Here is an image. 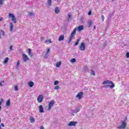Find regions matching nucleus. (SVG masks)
<instances>
[{"label":"nucleus","mask_w":129,"mask_h":129,"mask_svg":"<svg viewBox=\"0 0 129 129\" xmlns=\"http://www.w3.org/2000/svg\"><path fill=\"white\" fill-rule=\"evenodd\" d=\"M101 18H102V22H104V16L102 15L101 16Z\"/></svg>","instance_id":"e433bc0d"},{"label":"nucleus","mask_w":129,"mask_h":129,"mask_svg":"<svg viewBox=\"0 0 129 129\" xmlns=\"http://www.w3.org/2000/svg\"><path fill=\"white\" fill-rule=\"evenodd\" d=\"M28 16L30 17V18H33V17H35L36 16V14L33 13V12H30L28 14Z\"/></svg>","instance_id":"f8f14e48"},{"label":"nucleus","mask_w":129,"mask_h":129,"mask_svg":"<svg viewBox=\"0 0 129 129\" xmlns=\"http://www.w3.org/2000/svg\"><path fill=\"white\" fill-rule=\"evenodd\" d=\"M76 124H77V121H70L69 122L68 125V126H76Z\"/></svg>","instance_id":"39448f33"},{"label":"nucleus","mask_w":129,"mask_h":129,"mask_svg":"<svg viewBox=\"0 0 129 129\" xmlns=\"http://www.w3.org/2000/svg\"><path fill=\"white\" fill-rule=\"evenodd\" d=\"M59 88H60V87H59V86L57 85L54 88V90H58V89H59Z\"/></svg>","instance_id":"7c9ffc66"},{"label":"nucleus","mask_w":129,"mask_h":129,"mask_svg":"<svg viewBox=\"0 0 129 129\" xmlns=\"http://www.w3.org/2000/svg\"><path fill=\"white\" fill-rule=\"evenodd\" d=\"M83 28H84L83 25L79 26L78 28V30L79 31V32H81V31L83 30Z\"/></svg>","instance_id":"f3484780"},{"label":"nucleus","mask_w":129,"mask_h":129,"mask_svg":"<svg viewBox=\"0 0 129 129\" xmlns=\"http://www.w3.org/2000/svg\"><path fill=\"white\" fill-rule=\"evenodd\" d=\"M3 1L4 0H0V5H1V6L3 5Z\"/></svg>","instance_id":"a19ab883"},{"label":"nucleus","mask_w":129,"mask_h":129,"mask_svg":"<svg viewBox=\"0 0 129 129\" xmlns=\"http://www.w3.org/2000/svg\"><path fill=\"white\" fill-rule=\"evenodd\" d=\"M9 17L12 18V21L14 24L17 23V18H16V16L14 14L9 13Z\"/></svg>","instance_id":"f257e3e1"},{"label":"nucleus","mask_w":129,"mask_h":129,"mask_svg":"<svg viewBox=\"0 0 129 129\" xmlns=\"http://www.w3.org/2000/svg\"><path fill=\"white\" fill-rule=\"evenodd\" d=\"M45 42L46 43H48V44H51V43H52V41H51V40L50 39H47L45 40Z\"/></svg>","instance_id":"c756f323"},{"label":"nucleus","mask_w":129,"mask_h":129,"mask_svg":"<svg viewBox=\"0 0 129 129\" xmlns=\"http://www.w3.org/2000/svg\"><path fill=\"white\" fill-rule=\"evenodd\" d=\"M113 1H114V0H112V2H113Z\"/></svg>","instance_id":"6e6d98bb"},{"label":"nucleus","mask_w":129,"mask_h":129,"mask_svg":"<svg viewBox=\"0 0 129 129\" xmlns=\"http://www.w3.org/2000/svg\"><path fill=\"white\" fill-rule=\"evenodd\" d=\"M28 54L30 57H33V54H32V49L31 48H28Z\"/></svg>","instance_id":"6ab92c4d"},{"label":"nucleus","mask_w":129,"mask_h":129,"mask_svg":"<svg viewBox=\"0 0 129 129\" xmlns=\"http://www.w3.org/2000/svg\"><path fill=\"white\" fill-rule=\"evenodd\" d=\"M71 19V15H68V21H69V20Z\"/></svg>","instance_id":"58836bf2"},{"label":"nucleus","mask_w":129,"mask_h":129,"mask_svg":"<svg viewBox=\"0 0 129 129\" xmlns=\"http://www.w3.org/2000/svg\"><path fill=\"white\" fill-rule=\"evenodd\" d=\"M43 98H44V96H43V95H39L37 98V101L39 103L42 102V101H43Z\"/></svg>","instance_id":"423d86ee"},{"label":"nucleus","mask_w":129,"mask_h":129,"mask_svg":"<svg viewBox=\"0 0 129 129\" xmlns=\"http://www.w3.org/2000/svg\"><path fill=\"white\" fill-rule=\"evenodd\" d=\"M54 12H55V14H59V13H60V10H59V8L56 7L55 8Z\"/></svg>","instance_id":"412c9836"},{"label":"nucleus","mask_w":129,"mask_h":129,"mask_svg":"<svg viewBox=\"0 0 129 129\" xmlns=\"http://www.w3.org/2000/svg\"><path fill=\"white\" fill-rule=\"evenodd\" d=\"M111 85V84H109V85Z\"/></svg>","instance_id":"4d7b16f0"},{"label":"nucleus","mask_w":129,"mask_h":129,"mask_svg":"<svg viewBox=\"0 0 129 129\" xmlns=\"http://www.w3.org/2000/svg\"><path fill=\"white\" fill-rule=\"evenodd\" d=\"M2 21H3V18H0V22H2Z\"/></svg>","instance_id":"09e8293b"},{"label":"nucleus","mask_w":129,"mask_h":129,"mask_svg":"<svg viewBox=\"0 0 129 129\" xmlns=\"http://www.w3.org/2000/svg\"><path fill=\"white\" fill-rule=\"evenodd\" d=\"M10 31L13 32V30L14 29V24H13V23L11 22L10 23Z\"/></svg>","instance_id":"dca6fc26"},{"label":"nucleus","mask_w":129,"mask_h":129,"mask_svg":"<svg viewBox=\"0 0 129 129\" xmlns=\"http://www.w3.org/2000/svg\"><path fill=\"white\" fill-rule=\"evenodd\" d=\"M114 84H112L111 85H106L104 86L105 88H107V87H109L110 88H111V89H112V88H114Z\"/></svg>","instance_id":"2eb2a0df"},{"label":"nucleus","mask_w":129,"mask_h":129,"mask_svg":"<svg viewBox=\"0 0 129 129\" xmlns=\"http://www.w3.org/2000/svg\"><path fill=\"white\" fill-rule=\"evenodd\" d=\"M30 122H35V118H34V117H31L30 119Z\"/></svg>","instance_id":"cd10ccee"},{"label":"nucleus","mask_w":129,"mask_h":129,"mask_svg":"<svg viewBox=\"0 0 129 129\" xmlns=\"http://www.w3.org/2000/svg\"><path fill=\"white\" fill-rule=\"evenodd\" d=\"M111 84V85H112V84H113V83L112 82V81H109V80H107L106 81H104L103 82V84Z\"/></svg>","instance_id":"9d476101"},{"label":"nucleus","mask_w":129,"mask_h":129,"mask_svg":"<svg viewBox=\"0 0 129 129\" xmlns=\"http://www.w3.org/2000/svg\"><path fill=\"white\" fill-rule=\"evenodd\" d=\"M82 96H83V92H80L76 96V97L77 98H78V99H81Z\"/></svg>","instance_id":"1a4fd4ad"},{"label":"nucleus","mask_w":129,"mask_h":129,"mask_svg":"<svg viewBox=\"0 0 129 129\" xmlns=\"http://www.w3.org/2000/svg\"><path fill=\"white\" fill-rule=\"evenodd\" d=\"M83 20V19H82V18L81 19V21L82 22H83V21H82Z\"/></svg>","instance_id":"8fccbe9b"},{"label":"nucleus","mask_w":129,"mask_h":129,"mask_svg":"<svg viewBox=\"0 0 129 129\" xmlns=\"http://www.w3.org/2000/svg\"><path fill=\"white\" fill-rule=\"evenodd\" d=\"M22 56L24 62H27L28 60H29V57H28V56H27V55H26L25 53H23Z\"/></svg>","instance_id":"0eeeda50"},{"label":"nucleus","mask_w":129,"mask_h":129,"mask_svg":"<svg viewBox=\"0 0 129 129\" xmlns=\"http://www.w3.org/2000/svg\"><path fill=\"white\" fill-rule=\"evenodd\" d=\"M50 52V48L47 49V50L46 51V54H49V52Z\"/></svg>","instance_id":"ea45409f"},{"label":"nucleus","mask_w":129,"mask_h":129,"mask_svg":"<svg viewBox=\"0 0 129 129\" xmlns=\"http://www.w3.org/2000/svg\"><path fill=\"white\" fill-rule=\"evenodd\" d=\"M79 111H80V107L76 108L75 110L73 111V112L74 113H77V112H79Z\"/></svg>","instance_id":"ddd939ff"},{"label":"nucleus","mask_w":129,"mask_h":129,"mask_svg":"<svg viewBox=\"0 0 129 129\" xmlns=\"http://www.w3.org/2000/svg\"><path fill=\"white\" fill-rule=\"evenodd\" d=\"M91 75H93L94 76H95V72L94 71L92 70L91 73Z\"/></svg>","instance_id":"473e14b6"},{"label":"nucleus","mask_w":129,"mask_h":129,"mask_svg":"<svg viewBox=\"0 0 129 129\" xmlns=\"http://www.w3.org/2000/svg\"><path fill=\"white\" fill-rule=\"evenodd\" d=\"M126 127V122L123 120L121 122V124L118 126V128H123L124 129Z\"/></svg>","instance_id":"20e7f679"},{"label":"nucleus","mask_w":129,"mask_h":129,"mask_svg":"<svg viewBox=\"0 0 129 129\" xmlns=\"http://www.w3.org/2000/svg\"><path fill=\"white\" fill-rule=\"evenodd\" d=\"M94 30H95L96 29V28L95 27V26H94Z\"/></svg>","instance_id":"3c124183"},{"label":"nucleus","mask_w":129,"mask_h":129,"mask_svg":"<svg viewBox=\"0 0 129 129\" xmlns=\"http://www.w3.org/2000/svg\"><path fill=\"white\" fill-rule=\"evenodd\" d=\"M126 57L127 58H129V52H127L126 53Z\"/></svg>","instance_id":"4c0bfd02"},{"label":"nucleus","mask_w":129,"mask_h":129,"mask_svg":"<svg viewBox=\"0 0 129 129\" xmlns=\"http://www.w3.org/2000/svg\"><path fill=\"white\" fill-rule=\"evenodd\" d=\"M6 106H10L11 105V100L9 99L7 100L6 104Z\"/></svg>","instance_id":"4be33fe9"},{"label":"nucleus","mask_w":129,"mask_h":129,"mask_svg":"<svg viewBox=\"0 0 129 129\" xmlns=\"http://www.w3.org/2000/svg\"><path fill=\"white\" fill-rule=\"evenodd\" d=\"M47 7H51L52 6V0H47Z\"/></svg>","instance_id":"aec40b11"},{"label":"nucleus","mask_w":129,"mask_h":129,"mask_svg":"<svg viewBox=\"0 0 129 129\" xmlns=\"http://www.w3.org/2000/svg\"><path fill=\"white\" fill-rule=\"evenodd\" d=\"M0 129H2V127L1 126V125H0Z\"/></svg>","instance_id":"603ef678"},{"label":"nucleus","mask_w":129,"mask_h":129,"mask_svg":"<svg viewBox=\"0 0 129 129\" xmlns=\"http://www.w3.org/2000/svg\"><path fill=\"white\" fill-rule=\"evenodd\" d=\"M1 35L2 36H5V32L3 30H0V39L2 38V36H1Z\"/></svg>","instance_id":"393cba45"},{"label":"nucleus","mask_w":129,"mask_h":129,"mask_svg":"<svg viewBox=\"0 0 129 129\" xmlns=\"http://www.w3.org/2000/svg\"><path fill=\"white\" fill-rule=\"evenodd\" d=\"M88 15H89V16H90V15H91V12H89V13H88Z\"/></svg>","instance_id":"a18cd8bd"},{"label":"nucleus","mask_w":129,"mask_h":129,"mask_svg":"<svg viewBox=\"0 0 129 129\" xmlns=\"http://www.w3.org/2000/svg\"><path fill=\"white\" fill-rule=\"evenodd\" d=\"M63 40H64V35H61L58 38V41H63Z\"/></svg>","instance_id":"5701e85b"},{"label":"nucleus","mask_w":129,"mask_h":129,"mask_svg":"<svg viewBox=\"0 0 129 129\" xmlns=\"http://www.w3.org/2000/svg\"><path fill=\"white\" fill-rule=\"evenodd\" d=\"M58 84H59V81H54V85H58Z\"/></svg>","instance_id":"72a5a7b5"},{"label":"nucleus","mask_w":129,"mask_h":129,"mask_svg":"<svg viewBox=\"0 0 129 129\" xmlns=\"http://www.w3.org/2000/svg\"><path fill=\"white\" fill-rule=\"evenodd\" d=\"M86 48L85 43H84V42H82L79 47V50L80 51H85Z\"/></svg>","instance_id":"7ed1b4c3"},{"label":"nucleus","mask_w":129,"mask_h":129,"mask_svg":"<svg viewBox=\"0 0 129 129\" xmlns=\"http://www.w3.org/2000/svg\"><path fill=\"white\" fill-rule=\"evenodd\" d=\"M10 50H13V45L10 46Z\"/></svg>","instance_id":"79ce46f5"},{"label":"nucleus","mask_w":129,"mask_h":129,"mask_svg":"<svg viewBox=\"0 0 129 129\" xmlns=\"http://www.w3.org/2000/svg\"><path fill=\"white\" fill-rule=\"evenodd\" d=\"M28 84L30 87H33L34 86V82L32 81L28 82Z\"/></svg>","instance_id":"a211bd4d"},{"label":"nucleus","mask_w":129,"mask_h":129,"mask_svg":"<svg viewBox=\"0 0 129 129\" xmlns=\"http://www.w3.org/2000/svg\"><path fill=\"white\" fill-rule=\"evenodd\" d=\"M54 102L53 100L51 101L49 103V104H48V110H50V109H51V108H52V107L53 106V105H54Z\"/></svg>","instance_id":"6e6552de"},{"label":"nucleus","mask_w":129,"mask_h":129,"mask_svg":"<svg viewBox=\"0 0 129 129\" xmlns=\"http://www.w3.org/2000/svg\"><path fill=\"white\" fill-rule=\"evenodd\" d=\"M1 125H2V126H5V124H4V123H1Z\"/></svg>","instance_id":"c03bdc74"},{"label":"nucleus","mask_w":129,"mask_h":129,"mask_svg":"<svg viewBox=\"0 0 129 129\" xmlns=\"http://www.w3.org/2000/svg\"><path fill=\"white\" fill-rule=\"evenodd\" d=\"M39 112H41V113L44 112V108L43 107V106L42 105H40L39 106Z\"/></svg>","instance_id":"9b49d317"},{"label":"nucleus","mask_w":129,"mask_h":129,"mask_svg":"<svg viewBox=\"0 0 129 129\" xmlns=\"http://www.w3.org/2000/svg\"><path fill=\"white\" fill-rule=\"evenodd\" d=\"M55 66L57 68L60 67V66H61V62H56V64H55Z\"/></svg>","instance_id":"a878e982"},{"label":"nucleus","mask_w":129,"mask_h":129,"mask_svg":"<svg viewBox=\"0 0 129 129\" xmlns=\"http://www.w3.org/2000/svg\"><path fill=\"white\" fill-rule=\"evenodd\" d=\"M79 42H80V38H79L77 40V41H76L75 46H77L78 44H79Z\"/></svg>","instance_id":"bb28decb"},{"label":"nucleus","mask_w":129,"mask_h":129,"mask_svg":"<svg viewBox=\"0 0 129 129\" xmlns=\"http://www.w3.org/2000/svg\"><path fill=\"white\" fill-rule=\"evenodd\" d=\"M2 121V120L0 119V122Z\"/></svg>","instance_id":"864d4df0"},{"label":"nucleus","mask_w":129,"mask_h":129,"mask_svg":"<svg viewBox=\"0 0 129 129\" xmlns=\"http://www.w3.org/2000/svg\"><path fill=\"white\" fill-rule=\"evenodd\" d=\"M14 90H15V91H18V90H19L18 85L14 86Z\"/></svg>","instance_id":"c85d7f7f"},{"label":"nucleus","mask_w":129,"mask_h":129,"mask_svg":"<svg viewBox=\"0 0 129 129\" xmlns=\"http://www.w3.org/2000/svg\"><path fill=\"white\" fill-rule=\"evenodd\" d=\"M40 129H45V128L44 127V126H41Z\"/></svg>","instance_id":"37998d69"},{"label":"nucleus","mask_w":129,"mask_h":129,"mask_svg":"<svg viewBox=\"0 0 129 129\" xmlns=\"http://www.w3.org/2000/svg\"><path fill=\"white\" fill-rule=\"evenodd\" d=\"M59 1V0H57V2H58Z\"/></svg>","instance_id":"5fc2aeb1"},{"label":"nucleus","mask_w":129,"mask_h":129,"mask_svg":"<svg viewBox=\"0 0 129 129\" xmlns=\"http://www.w3.org/2000/svg\"><path fill=\"white\" fill-rule=\"evenodd\" d=\"M19 65H20V62H17V66H19Z\"/></svg>","instance_id":"de8ad7c7"},{"label":"nucleus","mask_w":129,"mask_h":129,"mask_svg":"<svg viewBox=\"0 0 129 129\" xmlns=\"http://www.w3.org/2000/svg\"><path fill=\"white\" fill-rule=\"evenodd\" d=\"M0 86H3V84H2V82L0 83Z\"/></svg>","instance_id":"49530a36"},{"label":"nucleus","mask_w":129,"mask_h":129,"mask_svg":"<svg viewBox=\"0 0 129 129\" xmlns=\"http://www.w3.org/2000/svg\"><path fill=\"white\" fill-rule=\"evenodd\" d=\"M48 53H46L45 55L44 56L43 58L44 59H47L48 58Z\"/></svg>","instance_id":"c9c22d12"},{"label":"nucleus","mask_w":129,"mask_h":129,"mask_svg":"<svg viewBox=\"0 0 129 129\" xmlns=\"http://www.w3.org/2000/svg\"><path fill=\"white\" fill-rule=\"evenodd\" d=\"M91 26H92V21L88 20V25H87L88 28H90Z\"/></svg>","instance_id":"4468645a"},{"label":"nucleus","mask_w":129,"mask_h":129,"mask_svg":"<svg viewBox=\"0 0 129 129\" xmlns=\"http://www.w3.org/2000/svg\"><path fill=\"white\" fill-rule=\"evenodd\" d=\"M76 34V29H74L73 32H72L70 39L69 40V43H71V41H72V38L75 36V34Z\"/></svg>","instance_id":"f03ea898"},{"label":"nucleus","mask_w":129,"mask_h":129,"mask_svg":"<svg viewBox=\"0 0 129 129\" xmlns=\"http://www.w3.org/2000/svg\"><path fill=\"white\" fill-rule=\"evenodd\" d=\"M71 62L72 63H75V62H76V59L75 58H72L71 60Z\"/></svg>","instance_id":"2f4dec72"},{"label":"nucleus","mask_w":129,"mask_h":129,"mask_svg":"<svg viewBox=\"0 0 129 129\" xmlns=\"http://www.w3.org/2000/svg\"><path fill=\"white\" fill-rule=\"evenodd\" d=\"M3 102H4V99H1V101H0V109H2V107L1 106V105H2V103H3Z\"/></svg>","instance_id":"f704fd0d"},{"label":"nucleus","mask_w":129,"mask_h":129,"mask_svg":"<svg viewBox=\"0 0 129 129\" xmlns=\"http://www.w3.org/2000/svg\"><path fill=\"white\" fill-rule=\"evenodd\" d=\"M8 62H9V57H6L4 61V64H8Z\"/></svg>","instance_id":"b1692460"}]
</instances>
